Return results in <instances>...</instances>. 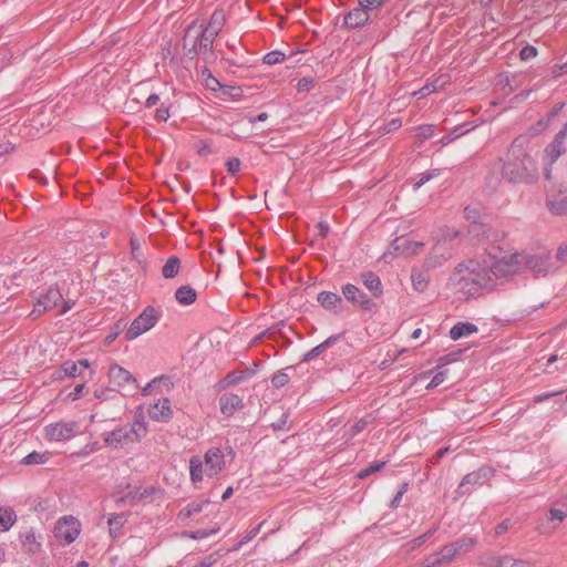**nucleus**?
Returning a JSON list of instances; mask_svg holds the SVG:
<instances>
[{
    "label": "nucleus",
    "mask_w": 567,
    "mask_h": 567,
    "mask_svg": "<svg viewBox=\"0 0 567 567\" xmlns=\"http://www.w3.org/2000/svg\"><path fill=\"white\" fill-rule=\"evenodd\" d=\"M560 394H561V391L545 392V393L536 395L534 398V402L535 403H542V402H545V401L549 400L550 398H554V396H557V395H560Z\"/></svg>",
    "instance_id": "61"
},
{
    "label": "nucleus",
    "mask_w": 567,
    "mask_h": 567,
    "mask_svg": "<svg viewBox=\"0 0 567 567\" xmlns=\"http://www.w3.org/2000/svg\"><path fill=\"white\" fill-rule=\"evenodd\" d=\"M342 295L349 302L363 311H371L374 307L372 299L352 284L342 286Z\"/></svg>",
    "instance_id": "14"
},
{
    "label": "nucleus",
    "mask_w": 567,
    "mask_h": 567,
    "mask_svg": "<svg viewBox=\"0 0 567 567\" xmlns=\"http://www.w3.org/2000/svg\"><path fill=\"white\" fill-rule=\"evenodd\" d=\"M361 280L364 287L371 291L374 298H381L383 295V287L380 277L372 272L367 271L361 274Z\"/></svg>",
    "instance_id": "23"
},
{
    "label": "nucleus",
    "mask_w": 567,
    "mask_h": 567,
    "mask_svg": "<svg viewBox=\"0 0 567 567\" xmlns=\"http://www.w3.org/2000/svg\"><path fill=\"white\" fill-rule=\"evenodd\" d=\"M262 525L264 522L248 530L247 534L237 544H235L230 550H239L244 545L251 542L259 534Z\"/></svg>",
    "instance_id": "42"
},
{
    "label": "nucleus",
    "mask_w": 567,
    "mask_h": 567,
    "mask_svg": "<svg viewBox=\"0 0 567 567\" xmlns=\"http://www.w3.org/2000/svg\"><path fill=\"white\" fill-rule=\"evenodd\" d=\"M478 331V327L468 321H458L450 330V338L452 340H460L462 338L472 336Z\"/></svg>",
    "instance_id": "24"
},
{
    "label": "nucleus",
    "mask_w": 567,
    "mask_h": 567,
    "mask_svg": "<svg viewBox=\"0 0 567 567\" xmlns=\"http://www.w3.org/2000/svg\"><path fill=\"white\" fill-rule=\"evenodd\" d=\"M113 392H114V390H112V389H96L94 391V395L97 400L103 402V401H107V400L112 399Z\"/></svg>",
    "instance_id": "60"
},
{
    "label": "nucleus",
    "mask_w": 567,
    "mask_h": 567,
    "mask_svg": "<svg viewBox=\"0 0 567 567\" xmlns=\"http://www.w3.org/2000/svg\"><path fill=\"white\" fill-rule=\"evenodd\" d=\"M440 175V169H432L430 172H426L424 174L421 175L420 179L417 182L414 183V186L413 188L415 190H417L419 188H421L424 184H426L427 182H430L431 179H433L434 177L439 176Z\"/></svg>",
    "instance_id": "49"
},
{
    "label": "nucleus",
    "mask_w": 567,
    "mask_h": 567,
    "mask_svg": "<svg viewBox=\"0 0 567 567\" xmlns=\"http://www.w3.org/2000/svg\"><path fill=\"white\" fill-rule=\"evenodd\" d=\"M241 162L238 157H230L226 162L227 171L235 176L240 171Z\"/></svg>",
    "instance_id": "55"
},
{
    "label": "nucleus",
    "mask_w": 567,
    "mask_h": 567,
    "mask_svg": "<svg viewBox=\"0 0 567 567\" xmlns=\"http://www.w3.org/2000/svg\"><path fill=\"white\" fill-rule=\"evenodd\" d=\"M435 132V125L433 124H423L417 127V135L427 140L434 135Z\"/></svg>",
    "instance_id": "53"
},
{
    "label": "nucleus",
    "mask_w": 567,
    "mask_h": 567,
    "mask_svg": "<svg viewBox=\"0 0 567 567\" xmlns=\"http://www.w3.org/2000/svg\"><path fill=\"white\" fill-rule=\"evenodd\" d=\"M492 560H497V567H536L528 560L516 559L509 555L499 557H491Z\"/></svg>",
    "instance_id": "29"
},
{
    "label": "nucleus",
    "mask_w": 567,
    "mask_h": 567,
    "mask_svg": "<svg viewBox=\"0 0 567 567\" xmlns=\"http://www.w3.org/2000/svg\"><path fill=\"white\" fill-rule=\"evenodd\" d=\"M567 517V509L566 508H550L548 511V519L551 522H558L561 523Z\"/></svg>",
    "instance_id": "51"
},
{
    "label": "nucleus",
    "mask_w": 567,
    "mask_h": 567,
    "mask_svg": "<svg viewBox=\"0 0 567 567\" xmlns=\"http://www.w3.org/2000/svg\"><path fill=\"white\" fill-rule=\"evenodd\" d=\"M295 370V367H287L277 373H275L271 378V385L275 389H281L285 385H287L290 381V375L288 374V371Z\"/></svg>",
    "instance_id": "37"
},
{
    "label": "nucleus",
    "mask_w": 567,
    "mask_h": 567,
    "mask_svg": "<svg viewBox=\"0 0 567 567\" xmlns=\"http://www.w3.org/2000/svg\"><path fill=\"white\" fill-rule=\"evenodd\" d=\"M436 555H439L442 558V560H444V563H449L455 558L457 551L453 544H447L444 545L442 549L439 553H436Z\"/></svg>",
    "instance_id": "45"
},
{
    "label": "nucleus",
    "mask_w": 567,
    "mask_h": 567,
    "mask_svg": "<svg viewBox=\"0 0 567 567\" xmlns=\"http://www.w3.org/2000/svg\"><path fill=\"white\" fill-rule=\"evenodd\" d=\"M148 415L156 422H167L172 417L171 401L166 398L158 400L148 409Z\"/></svg>",
    "instance_id": "19"
},
{
    "label": "nucleus",
    "mask_w": 567,
    "mask_h": 567,
    "mask_svg": "<svg viewBox=\"0 0 567 567\" xmlns=\"http://www.w3.org/2000/svg\"><path fill=\"white\" fill-rule=\"evenodd\" d=\"M126 327L127 321L124 318L118 319L111 332L105 337V343L111 344Z\"/></svg>",
    "instance_id": "43"
},
{
    "label": "nucleus",
    "mask_w": 567,
    "mask_h": 567,
    "mask_svg": "<svg viewBox=\"0 0 567 567\" xmlns=\"http://www.w3.org/2000/svg\"><path fill=\"white\" fill-rule=\"evenodd\" d=\"M203 466L204 462L203 460L195 455L192 456L189 460V476L192 483L196 484L203 481Z\"/></svg>",
    "instance_id": "32"
},
{
    "label": "nucleus",
    "mask_w": 567,
    "mask_h": 567,
    "mask_svg": "<svg viewBox=\"0 0 567 567\" xmlns=\"http://www.w3.org/2000/svg\"><path fill=\"white\" fill-rule=\"evenodd\" d=\"M495 474V470L489 466H482L478 470L466 474L461 481L456 493L458 495L470 494L475 487L486 484Z\"/></svg>",
    "instance_id": "7"
},
{
    "label": "nucleus",
    "mask_w": 567,
    "mask_h": 567,
    "mask_svg": "<svg viewBox=\"0 0 567 567\" xmlns=\"http://www.w3.org/2000/svg\"><path fill=\"white\" fill-rule=\"evenodd\" d=\"M473 128H474V126L471 125V123H462L460 125H456L455 127H453L451 130V132L447 135L443 136L440 140V144L443 145V146H446L447 144H450L454 140H456V138L465 135L466 133L471 132Z\"/></svg>",
    "instance_id": "26"
},
{
    "label": "nucleus",
    "mask_w": 567,
    "mask_h": 567,
    "mask_svg": "<svg viewBox=\"0 0 567 567\" xmlns=\"http://www.w3.org/2000/svg\"><path fill=\"white\" fill-rule=\"evenodd\" d=\"M471 268L476 278V285L481 288L493 289L496 286L493 267L489 264V254L483 256L482 260H470Z\"/></svg>",
    "instance_id": "9"
},
{
    "label": "nucleus",
    "mask_w": 567,
    "mask_h": 567,
    "mask_svg": "<svg viewBox=\"0 0 567 567\" xmlns=\"http://www.w3.org/2000/svg\"><path fill=\"white\" fill-rule=\"evenodd\" d=\"M204 462L207 466L206 474L209 477L217 476L226 466V455L220 447H210L204 455Z\"/></svg>",
    "instance_id": "15"
},
{
    "label": "nucleus",
    "mask_w": 567,
    "mask_h": 567,
    "mask_svg": "<svg viewBox=\"0 0 567 567\" xmlns=\"http://www.w3.org/2000/svg\"><path fill=\"white\" fill-rule=\"evenodd\" d=\"M80 522L73 516L61 517L54 526V537L64 545L73 543L80 535Z\"/></svg>",
    "instance_id": "8"
},
{
    "label": "nucleus",
    "mask_w": 567,
    "mask_h": 567,
    "mask_svg": "<svg viewBox=\"0 0 567 567\" xmlns=\"http://www.w3.org/2000/svg\"><path fill=\"white\" fill-rule=\"evenodd\" d=\"M386 465V462L385 461H375V462H372L369 466H367L365 468H362L358 474H357V477L360 478V480H364L367 478L368 476L379 472L380 470H382L384 466Z\"/></svg>",
    "instance_id": "41"
},
{
    "label": "nucleus",
    "mask_w": 567,
    "mask_h": 567,
    "mask_svg": "<svg viewBox=\"0 0 567 567\" xmlns=\"http://www.w3.org/2000/svg\"><path fill=\"white\" fill-rule=\"evenodd\" d=\"M246 379V375L244 372L240 371H231L225 377L226 385H235L239 382L244 381Z\"/></svg>",
    "instance_id": "52"
},
{
    "label": "nucleus",
    "mask_w": 567,
    "mask_h": 567,
    "mask_svg": "<svg viewBox=\"0 0 567 567\" xmlns=\"http://www.w3.org/2000/svg\"><path fill=\"white\" fill-rule=\"evenodd\" d=\"M556 257L563 264H567V244H563L558 247Z\"/></svg>",
    "instance_id": "64"
},
{
    "label": "nucleus",
    "mask_w": 567,
    "mask_h": 567,
    "mask_svg": "<svg viewBox=\"0 0 567 567\" xmlns=\"http://www.w3.org/2000/svg\"><path fill=\"white\" fill-rule=\"evenodd\" d=\"M316 86V79L312 76H303L297 83L298 92H309Z\"/></svg>",
    "instance_id": "48"
},
{
    "label": "nucleus",
    "mask_w": 567,
    "mask_h": 567,
    "mask_svg": "<svg viewBox=\"0 0 567 567\" xmlns=\"http://www.w3.org/2000/svg\"><path fill=\"white\" fill-rule=\"evenodd\" d=\"M161 319V311L153 306H147L127 327L124 339L133 341L143 333L150 331Z\"/></svg>",
    "instance_id": "4"
},
{
    "label": "nucleus",
    "mask_w": 567,
    "mask_h": 567,
    "mask_svg": "<svg viewBox=\"0 0 567 567\" xmlns=\"http://www.w3.org/2000/svg\"><path fill=\"white\" fill-rule=\"evenodd\" d=\"M446 378V370H440L432 377L430 383L427 384L426 389H433L439 386L441 383L444 382Z\"/></svg>",
    "instance_id": "54"
},
{
    "label": "nucleus",
    "mask_w": 567,
    "mask_h": 567,
    "mask_svg": "<svg viewBox=\"0 0 567 567\" xmlns=\"http://www.w3.org/2000/svg\"><path fill=\"white\" fill-rule=\"evenodd\" d=\"M17 522V514L11 507H0V532H8Z\"/></svg>",
    "instance_id": "30"
},
{
    "label": "nucleus",
    "mask_w": 567,
    "mask_h": 567,
    "mask_svg": "<svg viewBox=\"0 0 567 567\" xmlns=\"http://www.w3.org/2000/svg\"><path fill=\"white\" fill-rule=\"evenodd\" d=\"M209 504V499H205V501H202V502H193V503H189L188 504V507L190 508V512L193 514H197V513H200L205 506H207Z\"/></svg>",
    "instance_id": "62"
},
{
    "label": "nucleus",
    "mask_w": 567,
    "mask_h": 567,
    "mask_svg": "<svg viewBox=\"0 0 567 567\" xmlns=\"http://www.w3.org/2000/svg\"><path fill=\"white\" fill-rule=\"evenodd\" d=\"M213 44L214 40L202 29L198 20L187 25L183 37V50L187 59L202 58L205 63H212L216 60Z\"/></svg>",
    "instance_id": "1"
},
{
    "label": "nucleus",
    "mask_w": 567,
    "mask_h": 567,
    "mask_svg": "<svg viewBox=\"0 0 567 567\" xmlns=\"http://www.w3.org/2000/svg\"><path fill=\"white\" fill-rule=\"evenodd\" d=\"M130 427H134L135 433L137 435V441L141 442V440L146 435L147 433V422L145 420V415L141 409H138L134 413L133 417V424L127 423Z\"/></svg>",
    "instance_id": "28"
},
{
    "label": "nucleus",
    "mask_w": 567,
    "mask_h": 567,
    "mask_svg": "<svg viewBox=\"0 0 567 567\" xmlns=\"http://www.w3.org/2000/svg\"><path fill=\"white\" fill-rule=\"evenodd\" d=\"M219 406L223 415L229 417L238 409L244 408L243 398L236 393H225L219 398Z\"/></svg>",
    "instance_id": "18"
},
{
    "label": "nucleus",
    "mask_w": 567,
    "mask_h": 567,
    "mask_svg": "<svg viewBox=\"0 0 567 567\" xmlns=\"http://www.w3.org/2000/svg\"><path fill=\"white\" fill-rule=\"evenodd\" d=\"M385 0H358L359 6L363 7L364 9L374 10L378 8H381L383 6Z\"/></svg>",
    "instance_id": "59"
},
{
    "label": "nucleus",
    "mask_w": 567,
    "mask_h": 567,
    "mask_svg": "<svg viewBox=\"0 0 567 567\" xmlns=\"http://www.w3.org/2000/svg\"><path fill=\"white\" fill-rule=\"evenodd\" d=\"M126 520L127 516L124 513L111 514L107 519L110 535L112 537H117Z\"/></svg>",
    "instance_id": "31"
},
{
    "label": "nucleus",
    "mask_w": 567,
    "mask_h": 567,
    "mask_svg": "<svg viewBox=\"0 0 567 567\" xmlns=\"http://www.w3.org/2000/svg\"><path fill=\"white\" fill-rule=\"evenodd\" d=\"M104 442L112 449H118L124 444L138 443L134 427L128 424L121 425L105 434Z\"/></svg>",
    "instance_id": "13"
},
{
    "label": "nucleus",
    "mask_w": 567,
    "mask_h": 567,
    "mask_svg": "<svg viewBox=\"0 0 567 567\" xmlns=\"http://www.w3.org/2000/svg\"><path fill=\"white\" fill-rule=\"evenodd\" d=\"M127 491V498H128V505L136 506L141 505V497H140V486L131 488V485H126Z\"/></svg>",
    "instance_id": "50"
},
{
    "label": "nucleus",
    "mask_w": 567,
    "mask_h": 567,
    "mask_svg": "<svg viewBox=\"0 0 567 567\" xmlns=\"http://www.w3.org/2000/svg\"><path fill=\"white\" fill-rule=\"evenodd\" d=\"M370 9L359 6L350 10L343 18L344 27L348 29H358L365 25L370 19Z\"/></svg>",
    "instance_id": "16"
},
{
    "label": "nucleus",
    "mask_w": 567,
    "mask_h": 567,
    "mask_svg": "<svg viewBox=\"0 0 567 567\" xmlns=\"http://www.w3.org/2000/svg\"><path fill=\"white\" fill-rule=\"evenodd\" d=\"M439 527H440V525L435 524L433 527H431L424 534L413 538L410 542L404 543L400 548V553L402 555H410L414 550L419 549L437 532Z\"/></svg>",
    "instance_id": "21"
},
{
    "label": "nucleus",
    "mask_w": 567,
    "mask_h": 567,
    "mask_svg": "<svg viewBox=\"0 0 567 567\" xmlns=\"http://www.w3.org/2000/svg\"><path fill=\"white\" fill-rule=\"evenodd\" d=\"M219 528H205V529H197L188 533V537L195 540L205 539L210 537L212 535H215Z\"/></svg>",
    "instance_id": "47"
},
{
    "label": "nucleus",
    "mask_w": 567,
    "mask_h": 567,
    "mask_svg": "<svg viewBox=\"0 0 567 567\" xmlns=\"http://www.w3.org/2000/svg\"><path fill=\"white\" fill-rule=\"evenodd\" d=\"M535 161L513 145L503 165V177L509 183H529L536 178Z\"/></svg>",
    "instance_id": "2"
},
{
    "label": "nucleus",
    "mask_w": 567,
    "mask_h": 567,
    "mask_svg": "<svg viewBox=\"0 0 567 567\" xmlns=\"http://www.w3.org/2000/svg\"><path fill=\"white\" fill-rule=\"evenodd\" d=\"M226 23V16L223 10H215L210 16L209 21L205 24L204 21H200L199 24L202 29L207 32L208 37L214 41L223 30Z\"/></svg>",
    "instance_id": "17"
},
{
    "label": "nucleus",
    "mask_w": 567,
    "mask_h": 567,
    "mask_svg": "<svg viewBox=\"0 0 567 567\" xmlns=\"http://www.w3.org/2000/svg\"><path fill=\"white\" fill-rule=\"evenodd\" d=\"M537 55V49L534 45H525L519 52V56L523 61H528Z\"/></svg>",
    "instance_id": "56"
},
{
    "label": "nucleus",
    "mask_w": 567,
    "mask_h": 567,
    "mask_svg": "<svg viewBox=\"0 0 567 567\" xmlns=\"http://www.w3.org/2000/svg\"><path fill=\"white\" fill-rule=\"evenodd\" d=\"M565 146L564 142L557 138H554L551 143H549L545 150L547 156L550 158L551 163H555L560 155L564 153Z\"/></svg>",
    "instance_id": "36"
},
{
    "label": "nucleus",
    "mask_w": 567,
    "mask_h": 567,
    "mask_svg": "<svg viewBox=\"0 0 567 567\" xmlns=\"http://www.w3.org/2000/svg\"><path fill=\"white\" fill-rule=\"evenodd\" d=\"M565 106V103L564 102H560V103H557L551 110L550 112L547 114V117H546V123H545V126H548L554 120L555 117L561 112V110L564 109Z\"/></svg>",
    "instance_id": "58"
},
{
    "label": "nucleus",
    "mask_w": 567,
    "mask_h": 567,
    "mask_svg": "<svg viewBox=\"0 0 567 567\" xmlns=\"http://www.w3.org/2000/svg\"><path fill=\"white\" fill-rule=\"evenodd\" d=\"M512 526H513V522H512L509 518H506V519H504L502 523H499V524L495 527V534H496V535H502V534H503V533H505L507 529H509Z\"/></svg>",
    "instance_id": "63"
},
{
    "label": "nucleus",
    "mask_w": 567,
    "mask_h": 567,
    "mask_svg": "<svg viewBox=\"0 0 567 567\" xmlns=\"http://www.w3.org/2000/svg\"><path fill=\"white\" fill-rule=\"evenodd\" d=\"M286 59V54L281 51H270L265 54L262 61L266 64L275 65L281 63Z\"/></svg>",
    "instance_id": "46"
},
{
    "label": "nucleus",
    "mask_w": 567,
    "mask_h": 567,
    "mask_svg": "<svg viewBox=\"0 0 567 567\" xmlns=\"http://www.w3.org/2000/svg\"><path fill=\"white\" fill-rule=\"evenodd\" d=\"M549 212L555 216H567V196H551L546 200Z\"/></svg>",
    "instance_id": "25"
},
{
    "label": "nucleus",
    "mask_w": 567,
    "mask_h": 567,
    "mask_svg": "<svg viewBox=\"0 0 567 567\" xmlns=\"http://www.w3.org/2000/svg\"><path fill=\"white\" fill-rule=\"evenodd\" d=\"M317 301L328 311L340 312L343 308L342 298L332 291H321L317 296Z\"/></svg>",
    "instance_id": "20"
},
{
    "label": "nucleus",
    "mask_w": 567,
    "mask_h": 567,
    "mask_svg": "<svg viewBox=\"0 0 567 567\" xmlns=\"http://www.w3.org/2000/svg\"><path fill=\"white\" fill-rule=\"evenodd\" d=\"M489 264L493 267L496 282L508 280L522 274V258L519 252L497 257L489 254Z\"/></svg>",
    "instance_id": "3"
},
{
    "label": "nucleus",
    "mask_w": 567,
    "mask_h": 567,
    "mask_svg": "<svg viewBox=\"0 0 567 567\" xmlns=\"http://www.w3.org/2000/svg\"><path fill=\"white\" fill-rule=\"evenodd\" d=\"M449 287L458 292L468 295L478 292L480 287L476 285V278L470 262L467 265L460 264L454 269L449 279Z\"/></svg>",
    "instance_id": "5"
},
{
    "label": "nucleus",
    "mask_w": 567,
    "mask_h": 567,
    "mask_svg": "<svg viewBox=\"0 0 567 567\" xmlns=\"http://www.w3.org/2000/svg\"><path fill=\"white\" fill-rule=\"evenodd\" d=\"M179 268V258L177 256H171L162 268V275L165 279H173L177 276Z\"/></svg>",
    "instance_id": "34"
},
{
    "label": "nucleus",
    "mask_w": 567,
    "mask_h": 567,
    "mask_svg": "<svg viewBox=\"0 0 567 567\" xmlns=\"http://www.w3.org/2000/svg\"><path fill=\"white\" fill-rule=\"evenodd\" d=\"M155 118L158 122H167L169 118V109L164 103L161 104V106L155 111Z\"/></svg>",
    "instance_id": "57"
},
{
    "label": "nucleus",
    "mask_w": 567,
    "mask_h": 567,
    "mask_svg": "<svg viewBox=\"0 0 567 567\" xmlns=\"http://www.w3.org/2000/svg\"><path fill=\"white\" fill-rule=\"evenodd\" d=\"M412 286L416 291H424L429 285V275L424 271L412 270L411 274Z\"/></svg>",
    "instance_id": "35"
},
{
    "label": "nucleus",
    "mask_w": 567,
    "mask_h": 567,
    "mask_svg": "<svg viewBox=\"0 0 567 567\" xmlns=\"http://www.w3.org/2000/svg\"><path fill=\"white\" fill-rule=\"evenodd\" d=\"M341 336L340 334H332L328 337L323 342L320 344L313 347L311 350L306 352L300 361V363L309 362L313 359H316L318 355L323 353L326 350L334 346L339 340Z\"/></svg>",
    "instance_id": "22"
},
{
    "label": "nucleus",
    "mask_w": 567,
    "mask_h": 567,
    "mask_svg": "<svg viewBox=\"0 0 567 567\" xmlns=\"http://www.w3.org/2000/svg\"><path fill=\"white\" fill-rule=\"evenodd\" d=\"M476 537L463 536L452 544L455 546L457 554H460L471 550L476 545Z\"/></svg>",
    "instance_id": "39"
},
{
    "label": "nucleus",
    "mask_w": 567,
    "mask_h": 567,
    "mask_svg": "<svg viewBox=\"0 0 567 567\" xmlns=\"http://www.w3.org/2000/svg\"><path fill=\"white\" fill-rule=\"evenodd\" d=\"M197 293L190 286H182L175 291V299L183 306H189L196 301Z\"/></svg>",
    "instance_id": "27"
},
{
    "label": "nucleus",
    "mask_w": 567,
    "mask_h": 567,
    "mask_svg": "<svg viewBox=\"0 0 567 567\" xmlns=\"http://www.w3.org/2000/svg\"><path fill=\"white\" fill-rule=\"evenodd\" d=\"M162 496H163V491L159 487H156V486L141 487L140 486L141 504H143V505L153 503L156 499H161Z\"/></svg>",
    "instance_id": "33"
},
{
    "label": "nucleus",
    "mask_w": 567,
    "mask_h": 567,
    "mask_svg": "<svg viewBox=\"0 0 567 567\" xmlns=\"http://www.w3.org/2000/svg\"><path fill=\"white\" fill-rule=\"evenodd\" d=\"M109 378L114 386L127 391L130 395L138 389V383L134 375L118 364H112L110 367Z\"/></svg>",
    "instance_id": "11"
},
{
    "label": "nucleus",
    "mask_w": 567,
    "mask_h": 567,
    "mask_svg": "<svg viewBox=\"0 0 567 567\" xmlns=\"http://www.w3.org/2000/svg\"><path fill=\"white\" fill-rule=\"evenodd\" d=\"M78 432L75 422H55L45 426V436L51 442H68Z\"/></svg>",
    "instance_id": "12"
},
{
    "label": "nucleus",
    "mask_w": 567,
    "mask_h": 567,
    "mask_svg": "<svg viewBox=\"0 0 567 567\" xmlns=\"http://www.w3.org/2000/svg\"><path fill=\"white\" fill-rule=\"evenodd\" d=\"M58 378L69 377V378H78L81 375L79 364L75 361H65L62 363L60 370L58 371Z\"/></svg>",
    "instance_id": "38"
},
{
    "label": "nucleus",
    "mask_w": 567,
    "mask_h": 567,
    "mask_svg": "<svg viewBox=\"0 0 567 567\" xmlns=\"http://www.w3.org/2000/svg\"><path fill=\"white\" fill-rule=\"evenodd\" d=\"M522 272L528 270L535 276H546L551 264L548 252L542 254H520Z\"/></svg>",
    "instance_id": "10"
},
{
    "label": "nucleus",
    "mask_w": 567,
    "mask_h": 567,
    "mask_svg": "<svg viewBox=\"0 0 567 567\" xmlns=\"http://www.w3.org/2000/svg\"><path fill=\"white\" fill-rule=\"evenodd\" d=\"M369 424V421L365 417L358 420L346 433L344 436L347 440H351L361 433Z\"/></svg>",
    "instance_id": "44"
},
{
    "label": "nucleus",
    "mask_w": 567,
    "mask_h": 567,
    "mask_svg": "<svg viewBox=\"0 0 567 567\" xmlns=\"http://www.w3.org/2000/svg\"><path fill=\"white\" fill-rule=\"evenodd\" d=\"M62 293L56 285H51L34 296V305L31 316L40 317L44 312L53 309L62 300Z\"/></svg>",
    "instance_id": "6"
},
{
    "label": "nucleus",
    "mask_w": 567,
    "mask_h": 567,
    "mask_svg": "<svg viewBox=\"0 0 567 567\" xmlns=\"http://www.w3.org/2000/svg\"><path fill=\"white\" fill-rule=\"evenodd\" d=\"M48 461V456L45 453L33 451L25 455L21 460V464L23 465H40L44 464Z\"/></svg>",
    "instance_id": "40"
}]
</instances>
